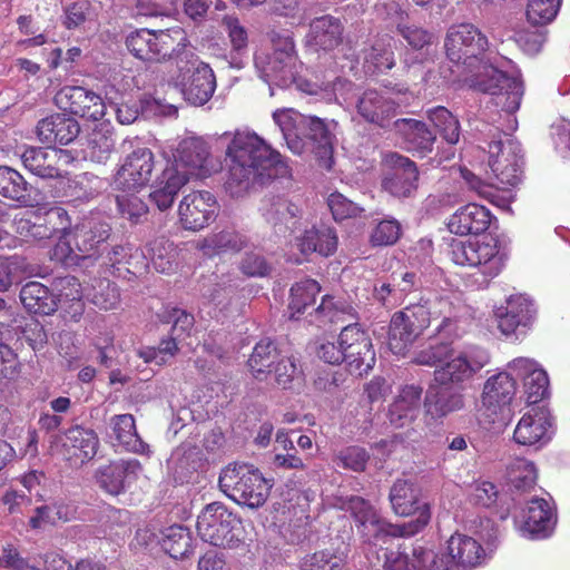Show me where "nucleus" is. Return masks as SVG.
Instances as JSON below:
<instances>
[{"label": "nucleus", "mask_w": 570, "mask_h": 570, "mask_svg": "<svg viewBox=\"0 0 570 570\" xmlns=\"http://www.w3.org/2000/svg\"><path fill=\"white\" fill-rule=\"evenodd\" d=\"M444 49L452 63L454 80L494 96L495 107L507 115V124L497 126L507 136L512 134L518 121L513 116L520 108L524 94L520 71L511 60L492 57L487 36L473 23L461 22L449 27Z\"/></svg>", "instance_id": "nucleus-1"}, {"label": "nucleus", "mask_w": 570, "mask_h": 570, "mask_svg": "<svg viewBox=\"0 0 570 570\" xmlns=\"http://www.w3.org/2000/svg\"><path fill=\"white\" fill-rule=\"evenodd\" d=\"M393 511L399 515L415 518L401 524H392L381 519L373 505L360 497L340 499V509L350 511L357 522L358 531L368 543V552L376 554L377 563L383 561L384 552L399 551L394 539L411 537L420 532L430 521L428 503L420 500L419 490L406 480H396L390 491Z\"/></svg>", "instance_id": "nucleus-2"}, {"label": "nucleus", "mask_w": 570, "mask_h": 570, "mask_svg": "<svg viewBox=\"0 0 570 570\" xmlns=\"http://www.w3.org/2000/svg\"><path fill=\"white\" fill-rule=\"evenodd\" d=\"M219 138L226 142V188L233 196H242L255 183L263 184L266 179L287 174L282 155L253 129L238 128L224 132Z\"/></svg>", "instance_id": "nucleus-3"}, {"label": "nucleus", "mask_w": 570, "mask_h": 570, "mask_svg": "<svg viewBox=\"0 0 570 570\" xmlns=\"http://www.w3.org/2000/svg\"><path fill=\"white\" fill-rule=\"evenodd\" d=\"M413 362L435 366L434 380L442 386L463 387L490 363V353L478 345L453 347L448 343L430 345L415 354Z\"/></svg>", "instance_id": "nucleus-4"}, {"label": "nucleus", "mask_w": 570, "mask_h": 570, "mask_svg": "<svg viewBox=\"0 0 570 570\" xmlns=\"http://www.w3.org/2000/svg\"><path fill=\"white\" fill-rule=\"evenodd\" d=\"M487 553L480 542L464 533H454L446 541V553L424 552L410 559L400 551L384 552V570H455L472 569L484 562Z\"/></svg>", "instance_id": "nucleus-5"}, {"label": "nucleus", "mask_w": 570, "mask_h": 570, "mask_svg": "<svg viewBox=\"0 0 570 570\" xmlns=\"http://www.w3.org/2000/svg\"><path fill=\"white\" fill-rule=\"evenodd\" d=\"M489 166L498 185L482 183L479 178L465 176L471 187L483 198L500 208H509L514 195L510 187L521 180V155L519 145L510 138L489 144Z\"/></svg>", "instance_id": "nucleus-6"}, {"label": "nucleus", "mask_w": 570, "mask_h": 570, "mask_svg": "<svg viewBox=\"0 0 570 570\" xmlns=\"http://www.w3.org/2000/svg\"><path fill=\"white\" fill-rule=\"evenodd\" d=\"M255 67L259 77L269 85L272 96L273 86L288 88L295 85L298 90L309 95H318L323 90L317 83H312L298 75L301 65L289 36L274 38L272 51L257 52Z\"/></svg>", "instance_id": "nucleus-7"}, {"label": "nucleus", "mask_w": 570, "mask_h": 570, "mask_svg": "<svg viewBox=\"0 0 570 570\" xmlns=\"http://www.w3.org/2000/svg\"><path fill=\"white\" fill-rule=\"evenodd\" d=\"M508 256V250L502 242L491 235L451 243V259L456 265L476 269L478 287L488 286L493 278L501 274Z\"/></svg>", "instance_id": "nucleus-8"}, {"label": "nucleus", "mask_w": 570, "mask_h": 570, "mask_svg": "<svg viewBox=\"0 0 570 570\" xmlns=\"http://www.w3.org/2000/svg\"><path fill=\"white\" fill-rule=\"evenodd\" d=\"M110 232L111 227L108 223L94 217L83 218L70 228L66 225L52 249L51 257L65 265L96 257L110 237Z\"/></svg>", "instance_id": "nucleus-9"}, {"label": "nucleus", "mask_w": 570, "mask_h": 570, "mask_svg": "<svg viewBox=\"0 0 570 570\" xmlns=\"http://www.w3.org/2000/svg\"><path fill=\"white\" fill-rule=\"evenodd\" d=\"M220 490L238 504L255 509L263 505L273 487L258 469L246 464H230L219 475Z\"/></svg>", "instance_id": "nucleus-10"}, {"label": "nucleus", "mask_w": 570, "mask_h": 570, "mask_svg": "<svg viewBox=\"0 0 570 570\" xmlns=\"http://www.w3.org/2000/svg\"><path fill=\"white\" fill-rule=\"evenodd\" d=\"M177 76L171 77L184 99L193 106H204L213 97L216 78L209 65L199 60L193 50L177 51Z\"/></svg>", "instance_id": "nucleus-11"}, {"label": "nucleus", "mask_w": 570, "mask_h": 570, "mask_svg": "<svg viewBox=\"0 0 570 570\" xmlns=\"http://www.w3.org/2000/svg\"><path fill=\"white\" fill-rule=\"evenodd\" d=\"M197 533L205 542L215 547L235 548L244 540L240 519L224 504H207L197 517Z\"/></svg>", "instance_id": "nucleus-12"}, {"label": "nucleus", "mask_w": 570, "mask_h": 570, "mask_svg": "<svg viewBox=\"0 0 570 570\" xmlns=\"http://www.w3.org/2000/svg\"><path fill=\"white\" fill-rule=\"evenodd\" d=\"M426 304H416L395 313L390 322L389 348L395 355H404L416 338L429 327L433 318L439 317Z\"/></svg>", "instance_id": "nucleus-13"}, {"label": "nucleus", "mask_w": 570, "mask_h": 570, "mask_svg": "<svg viewBox=\"0 0 570 570\" xmlns=\"http://www.w3.org/2000/svg\"><path fill=\"white\" fill-rule=\"evenodd\" d=\"M164 157L169 158L166 150ZM168 165L177 167L191 177L206 178L219 169V164L210 155L209 145L200 137H186L171 150Z\"/></svg>", "instance_id": "nucleus-14"}, {"label": "nucleus", "mask_w": 570, "mask_h": 570, "mask_svg": "<svg viewBox=\"0 0 570 570\" xmlns=\"http://www.w3.org/2000/svg\"><path fill=\"white\" fill-rule=\"evenodd\" d=\"M557 523V514L550 500L534 497L527 501L525 507L514 517L518 533L532 540L546 539L551 535Z\"/></svg>", "instance_id": "nucleus-15"}, {"label": "nucleus", "mask_w": 570, "mask_h": 570, "mask_svg": "<svg viewBox=\"0 0 570 570\" xmlns=\"http://www.w3.org/2000/svg\"><path fill=\"white\" fill-rule=\"evenodd\" d=\"M337 343L344 352V362L351 373L362 375L375 364V352L368 334L357 324L345 326Z\"/></svg>", "instance_id": "nucleus-16"}, {"label": "nucleus", "mask_w": 570, "mask_h": 570, "mask_svg": "<svg viewBox=\"0 0 570 570\" xmlns=\"http://www.w3.org/2000/svg\"><path fill=\"white\" fill-rule=\"evenodd\" d=\"M554 434L553 419L546 407H532L518 421L513 440L522 446L535 450L546 446Z\"/></svg>", "instance_id": "nucleus-17"}, {"label": "nucleus", "mask_w": 570, "mask_h": 570, "mask_svg": "<svg viewBox=\"0 0 570 570\" xmlns=\"http://www.w3.org/2000/svg\"><path fill=\"white\" fill-rule=\"evenodd\" d=\"M98 444L96 433L81 426L70 428L63 433L55 434L50 440L51 451L66 460H73L75 464L92 459L97 453Z\"/></svg>", "instance_id": "nucleus-18"}, {"label": "nucleus", "mask_w": 570, "mask_h": 570, "mask_svg": "<svg viewBox=\"0 0 570 570\" xmlns=\"http://www.w3.org/2000/svg\"><path fill=\"white\" fill-rule=\"evenodd\" d=\"M493 315L501 334L510 337L518 330H529L533 325L537 308L529 296L513 294L507 297L505 306L495 307Z\"/></svg>", "instance_id": "nucleus-19"}, {"label": "nucleus", "mask_w": 570, "mask_h": 570, "mask_svg": "<svg viewBox=\"0 0 570 570\" xmlns=\"http://www.w3.org/2000/svg\"><path fill=\"white\" fill-rule=\"evenodd\" d=\"M217 209L216 197L210 191L193 190L179 202V222L185 229L197 232L215 220Z\"/></svg>", "instance_id": "nucleus-20"}, {"label": "nucleus", "mask_w": 570, "mask_h": 570, "mask_svg": "<svg viewBox=\"0 0 570 570\" xmlns=\"http://www.w3.org/2000/svg\"><path fill=\"white\" fill-rule=\"evenodd\" d=\"M56 106L72 115L99 120L105 116L107 106L102 98L81 86H65L55 95Z\"/></svg>", "instance_id": "nucleus-21"}, {"label": "nucleus", "mask_w": 570, "mask_h": 570, "mask_svg": "<svg viewBox=\"0 0 570 570\" xmlns=\"http://www.w3.org/2000/svg\"><path fill=\"white\" fill-rule=\"evenodd\" d=\"M154 167V154L150 149L146 147L135 149L118 169L114 179L115 189L139 190L149 183Z\"/></svg>", "instance_id": "nucleus-22"}, {"label": "nucleus", "mask_w": 570, "mask_h": 570, "mask_svg": "<svg viewBox=\"0 0 570 570\" xmlns=\"http://www.w3.org/2000/svg\"><path fill=\"white\" fill-rule=\"evenodd\" d=\"M517 392V381L508 367L490 376L483 385L481 411L492 422L497 420L512 402Z\"/></svg>", "instance_id": "nucleus-23"}, {"label": "nucleus", "mask_w": 570, "mask_h": 570, "mask_svg": "<svg viewBox=\"0 0 570 570\" xmlns=\"http://www.w3.org/2000/svg\"><path fill=\"white\" fill-rule=\"evenodd\" d=\"M514 379L521 380L529 403H538L549 394V377L546 370L535 360L515 357L507 364Z\"/></svg>", "instance_id": "nucleus-24"}, {"label": "nucleus", "mask_w": 570, "mask_h": 570, "mask_svg": "<svg viewBox=\"0 0 570 570\" xmlns=\"http://www.w3.org/2000/svg\"><path fill=\"white\" fill-rule=\"evenodd\" d=\"M385 163L392 168L383 181V188L396 197H407L417 187L419 171L409 158L391 153L385 155Z\"/></svg>", "instance_id": "nucleus-25"}, {"label": "nucleus", "mask_w": 570, "mask_h": 570, "mask_svg": "<svg viewBox=\"0 0 570 570\" xmlns=\"http://www.w3.org/2000/svg\"><path fill=\"white\" fill-rule=\"evenodd\" d=\"M261 212L265 220L279 233L296 229L303 214L301 207L284 195L266 196Z\"/></svg>", "instance_id": "nucleus-26"}, {"label": "nucleus", "mask_w": 570, "mask_h": 570, "mask_svg": "<svg viewBox=\"0 0 570 570\" xmlns=\"http://www.w3.org/2000/svg\"><path fill=\"white\" fill-rule=\"evenodd\" d=\"M401 102L392 98L387 90L367 89L358 98L356 108L363 119L383 127Z\"/></svg>", "instance_id": "nucleus-27"}, {"label": "nucleus", "mask_w": 570, "mask_h": 570, "mask_svg": "<svg viewBox=\"0 0 570 570\" xmlns=\"http://www.w3.org/2000/svg\"><path fill=\"white\" fill-rule=\"evenodd\" d=\"M140 472L139 461L120 460L100 468L97 472V480L107 493L118 495L138 478Z\"/></svg>", "instance_id": "nucleus-28"}, {"label": "nucleus", "mask_w": 570, "mask_h": 570, "mask_svg": "<svg viewBox=\"0 0 570 570\" xmlns=\"http://www.w3.org/2000/svg\"><path fill=\"white\" fill-rule=\"evenodd\" d=\"M492 214L479 204L470 203L451 215L448 227L455 235L484 233L491 225Z\"/></svg>", "instance_id": "nucleus-29"}, {"label": "nucleus", "mask_w": 570, "mask_h": 570, "mask_svg": "<svg viewBox=\"0 0 570 570\" xmlns=\"http://www.w3.org/2000/svg\"><path fill=\"white\" fill-rule=\"evenodd\" d=\"M422 387L404 385L389 409V421L394 428L410 425L419 415L422 403Z\"/></svg>", "instance_id": "nucleus-30"}, {"label": "nucleus", "mask_w": 570, "mask_h": 570, "mask_svg": "<svg viewBox=\"0 0 570 570\" xmlns=\"http://www.w3.org/2000/svg\"><path fill=\"white\" fill-rule=\"evenodd\" d=\"M188 183V175L177 167L167 165L151 186L150 202L161 212L174 204L179 190Z\"/></svg>", "instance_id": "nucleus-31"}, {"label": "nucleus", "mask_w": 570, "mask_h": 570, "mask_svg": "<svg viewBox=\"0 0 570 570\" xmlns=\"http://www.w3.org/2000/svg\"><path fill=\"white\" fill-rule=\"evenodd\" d=\"M79 131L78 121L63 114L43 118L37 126V135L46 144L68 145L78 136Z\"/></svg>", "instance_id": "nucleus-32"}, {"label": "nucleus", "mask_w": 570, "mask_h": 570, "mask_svg": "<svg viewBox=\"0 0 570 570\" xmlns=\"http://www.w3.org/2000/svg\"><path fill=\"white\" fill-rule=\"evenodd\" d=\"M307 116L293 108L277 109L273 112V120L283 134L287 147L296 155L305 151L306 141L301 136Z\"/></svg>", "instance_id": "nucleus-33"}, {"label": "nucleus", "mask_w": 570, "mask_h": 570, "mask_svg": "<svg viewBox=\"0 0 570 570\" xmlns=\"http://www.w3.org/2000/svg\"><path fill=\"white\" fill-rule=\"evenodd\" d=\"M396 132L403 137L407 148L420 156H425L433 150L436 136L429 129L425 122L416 119H397L394 122Z\"/></svg>", "instance_id": "nucleus-34"}, {"label": "nucleus", "mask_w": 570, "mask_h": 570, "mask_svg": "<svg viewBox=\"0 0 570 570\" xmlns=\"http://www.w3.org/2000/svg\"><path fill=\"white\" fill-rule=\"evenodd\" d=\"M59 196L67 198L69 202H85L99 193L101 181L98 177L83 173L73 178L65 177L59 173L56 177Z\"/></svg>", "instance_id": "nucleus-35"}, {"label": "nucleus", "mask_w": 570, "mask_h": 570, "mask_svg": "<svg viewBox=\"0 0 570 570\" xmlns=\"http://www.w3.org/2000/svg\"><path fill=\"white\" fill-rule=\"evenodd\" d=\"M62 157H65L62 150L30 147L23 151L21 160L33 175L41 178H56L60 171L57 161Z\"/></svg>", "instance_id": "nucleus-36"}, {"label": "nucleus", "mask_w": 570, "mask_h": 570, "mask_svg": "<svg viewBox=\"0 0 570 570\" xmlns=\"http://www.w3.org/2000/svg\"><path fill=\"white\" fill-rule=\"evenodd\" d=\"M342 26L331 16H322L311 23L307 43L316 50H332L341 41Z\"/></svg>", "instance_id": "nucleus-37"}, {"label": "nucleus", "mask_w": 570, "mask_h": 570, "mask_svg": "<svg viewBox=\"0 0 570 570\" xmlns=\"http://www.w3.org/2000/svg\"><path fill=\"white\" fill-rule=\"evenodd\" d=\"M338 238L334 228L327 226L313 227L305 230L298 239V247L303 254L317 253L328 257L337 249Z\"/></svg>", "instance_id": "nucleus-38"}, {"label": "nucleus", "mask_w": 570, "mask_h": 570, "mask_svg": "<svg viewBox=\"0 0 570 570\" xmlns=\"http://www.w3.org/2000/svg\"><path fill=\"white\" fill-rule=\"evenodd\" d=\"M386 14L391 22L396 27L404 40L415 50L423 49L432 42L433 36L414 24L405 22L407 14L396 3L384 4Z\"/></svg>", "instance_id": "nucleus-39"}, {"label": "nucleus", "mask_w": 570, "mask_h": 570, "mask_svg": "<svg viewBox=\"0 0 570 570\" xmlns=\"http://www.w3.org/2000/svg\"><path fill=\"white\" fill-rule=\"evenodd\" d=\"M301 136L306 141L305 150L312 149L320 158L330 159L333 150V136L322 119L307 116Z\"/></svg>", "instance_id": "nucleus-40"}, {"label": "nucleus", "mask_w": 570, "mask_h": 570, "mask_svg": "<svg viewBox=\"0 0 570 570\" xmlns=\"http://www.w3.org/2000/svg\"><path fill=\"white\" fill-rule=\"evenodd\" d=\"M20 299L35 314L50 315L57 309V296L39 282L27 283L21 288Z\"/></svg>", "instance_id": "nucleus-41"}, {"label": "nucleus", "mask_w": 570, "mask_h": 570, "mask_svg": "<svg viewBox=\"0 0 570 570\" xmlns=\"http://www.w3.org/2000/svg\"><path fill=\"white\" fill-rule=\"evenodd\" d=\"M110 426L116 440L127 451L145 454L148 445L140 439L136 430L135 419L131 414L115 415L110 420Z\"/></svg>", "instance_id": "nucleus-42"}, {"label": "nucleus", "mask_w": 570, "mask_h": 570, "mask_svg": "<svg viewBox=\"0 0 570 570\" xmlns=\"http://www.w3.org/2000/svg\"><path fill=\"white\" fill-rule=\"evenodd\" d=\"M282 356L275 344L269 340L259 341L248 358V367L257 381H266L272 374V367Z\"/></svg>", "instance_id": "nucleus-43"}, {"label": "nucleus", "mask_w": 570, "mask_h": 570, "mask_svg": "<svg viewBox=\"0 0 570 570\" xmlns=\"http://www.w3.org/2000/svg\"><path fill=\"white\" fill-rule=\"evenodd\" d=\"M158 542L173 559L185 558L193 550L191 533L183 525L174 524L164 529Z\"/></svg>", "instance_id": "nucleus-44"}, {"label": "nucleus", "mask_w": 570, "mask_h": 570, "mask_svg": "<svg viewBox=\"0 0 570 570\" xmlns=\"http://www.w3.org/2000/svg\"><path fill=\"white\" fill-rule=\"evenodd\" d=\"M424 406L426 413L432 417H444L464 407V395L459 391L448 389L435 394L429 391L424 400Z\"/></svg>", "instance_id": "nucleus-45"}, {"label": "nucleus", "mask_w": 570, "mask_h": 570, "mask_svg": "<svg viewBox=\"0 0 570 570\" xmlns=\"http://www.w3.org/2000/svg\"><path fill=\"white\" fill-rule=\"evenodd\" d=\"M126 45L128 50L138 59L144 61H161V49L158 47L156 31L140 29L131 32Z\"/></svg>", "instance_id": "nucleus-46"}, {"label": "nucleus", "mask_w": 570, "mask_h": 570, "mask_svg": "<svg viewBox=\"0 0 570 570\" xmlns=\"http://www.w3.org/2000/svg\"><path fill=\"white\" fill-rule=\"evenodd\" d=\"M68 222V214L61 207H55L47 212L40 209L28 239H48L58 230L62 233V227H65Z\"/></svg>", "instance_id": "nucleus-47"}, {"label": "nucleus", "mask_w": 570, "mask_h": 570, "mask_svg": "<svg viewBox=\"0 0 570 570\" xmlns=\"http://www.w3.org/2000/svg\"><path fill=\"white\" fill-rule=\"evenodd\" d=\"M346 553L337 549H323L307 553L299 560L301 570H344Z\"/></svg>", "instance_id": "nucleus-48"}, {"label": "nucleus", "mask_w": 570, "mask_h": 570, "mask_svg": "<svg viewBox=\"0 0 570 570\" xmlns=\"http://www.w3.org/2000/svg\"><path fill=\"white\" fill-rule=\"evenodd\" d=\"M428 119L449 145H456L460 140V122L445 107L438 106L426 111Z\"/></svg>", "instance_id": "nucleus-49"}, {"label": "nucleus", "mask_w": 570, "mask_h": 570, "mask_svg": "<svg viewBox=\"0 0 570 570\" xmlns=\"http://www.w3.org/2000/svg\"><path fill=\"white\" fill-rule=\"evenodd\" d=\"M392 39H381L365 51L364 68L366 72L379 73L390 70L394 66V55L391 50Z\"/></svg>", "instance_id": "nucleus-50"}, {"label": "nucleus", "mask_w": 570, "mask_h": 570, "mask_svg": "<svg viewBox=\"0 0 570 570\" xmlns=\"http://www.w3.org/2000/svg\"><path fill=\"white\" fill-rule=\"evenodd\" d=\"M320 291L321 287L314 279H304L293 285L288 305L291 317L297 320L299 314L304 313V311L315 302V297Z\"/></svg>", "instance_id": "nucleus-51"}, {"label": "nucleus", "mask_w": 570, "mask_h": 570, "mask_svg": "<svg viewBox=\"0 0 570 570\" xmlns=\"http://www.w3.org/2000/svg\"><path fill=\"white\" fill-rule=\"evenodd\" d=\"M108 261L117 272L125 266L127 272L136 274L139 267L146 266L145 254L129 244L112 247L108 254Z\"/></svg>", "instance_id": "nucleus-52"}, {"label": "nucleus", "mask_w": 570, "mask_h": 570, "mask_svg": "<svg viewBox=\"0 0 570 570\" xmlns=\"http://www.w3.org/2000/svg\"><path fill=\"white\" fill-rule=\"evenodd\" d=\"M56 288L59 291L57 296V306L60 305L61 307H65L70 303V307L73 308L72 316L80 315L83 309L81 299L82 297H86V287L82 288L76 277L67 276L57 282Z\"/></svg>", "instance_id": "nucleus-53"}, {"label": "nucleus", "mask_w": 570, "mask_h": 570, "mask_svg": "<svg viewBox=\"0 0 570 570\" xmlns=\"http://www.w3.org/2000/svg\"><path fill=\"white\" fill-rule=\"evenodd\" d=\"M86 298L101 309H114L120 301V294L115 284L108 279H95L86 287Z\"/></svg>", "instance_id": "nucleus-54"}, {"label": "nucleus", "mask_w": 570, "mask_h": 570, "mask_svg": "<svg viewBox=\"0 0 570 570\" xmlns=\"http://www.w3.org/2000/svg\"><path fill=\"white\" fill-rule=\"evenodd\" d=\"M0 194L6 198L26 203L29 198L28 183L16 169L0 166Z\"/></svg>", "instance_id": "nucleus-55"}, {"label": "nucleus", "mask_w": 570, "mask_h": 570, "mask_svg": "<svg viewBox=\"0 0 570 570\" xmlns=\"http://www.w3.org/2000/svg\"><path fill=\"white\" fill-rule=\"evenodd\" d=\"M157 42L161 49L163 60L167 57L175 59L177 63V51L193 50L186 37V32L180 27H173L166 30L156 31Z\"/></svg>", "instance_id": "nucleus-56"}, {"label": "nucleus", "mask_w": 570, "mask_h": 570, "mask_svg": "<svg viewBox=\"0 0 570 570\" xmlns=\"http://www.w3.org/2000/svg\"><path fill=\"white\" fill-rule=\"evenodd\" d=\"M246 244V239L234 230H223L204 239L200 248L206 255H215L224 252L240 250Z\"/></svg>", "instance_id": "nucleus-57"}, {"label": "nucleus", "mask_w": 570, "mask_h": 570, "mask_svg": "<svg viewBox=\"0 0 570 570\" xmlns=\"http://www.w3.org/2000/svg\"><path fill=\"white\" fill-rule=\"evenodd\" d=\"M511 485L518 491H527L534 487L538 471L535 464L524 458H518L508 468Z\"/></svg>", "instance_id": "nucleus-58"}, {"label": "nucleus", "mask_w": 570, "mask_h": 570, "mask_svg": "<svg viewBox=\"0 0 570 570\" xmlns=\"http://www.w3.org/2000/svg\"><path fill=\"white\" fill-rule=\"evenodd\" d=\"M562 0H527L525 17L532 26L551 23L561 7Z\"/></svg>", "instance_id": "nucleus-59"}, {"label": "nucleus", "mask_w": 570, "mask_h": 570, "mask_svg": "<svg viewBox=\"0 0 570 570\" xmlns=\"http://www.w3.org/2000/svg\"><path fill=\"white\" fill-rule=\"evenodd\" d=\"M115 147L112 132L107 126L95 129L88 139L89 156L97 163L105 161Z\"/></svg>", "instance_id": "nucleus-60"}, {"label": "nucleus", "mask_w": 570, "mask_h": 570, "mask_svg": "<svg viewBox=\"0 0 570 570\" xmlns=\"http://www.w3.org/2000/svg\"><path fill=\"white\" fill-rule=\"evenodd\" d=\"M177 337L163 340L158 347H140L137 351V355L145 363H154L157 366L167 364L177 353L178 346L176 342Z\"/></svg>", "instance_id": "nucleus-61"}, {"label": "nucleus", "mask_w": 570, "mask_h": 570, "mask_svg": "<svg viewBox=\"0 0 570 570\" xmlns=\"http://www.w3.org/2000/svg\"><path fill=\"white\" fill-rule=\"evenodd\" d=\"M154 268L159 273H169L175 261V248L171 243L161 238L150 244L148 249Z\"/></svg>", "instance_id": "nucleus-62"}, {"label": "nucleus", "mask_w": 570, "mask_h": 570, "mask_svg": "<svg viewBox=\"0 0 570 570\" xmlns=\"http://www.w3.org/2000/svg\"><path fill=\"white\" fill-rule=\"evenodd\" d=\"M120 214L134 223H138L147 214L146 204L134 191H122L116 196Z\"/></svg>", "instance_id": "nucleus-63"}, {"label": "nucleus", "mask_w": 570, "mask_h": 570, "mask_svg": "<svg viewBox=\"0 0 570 570\" xmlns=\"http://www.w3.org/2000/svg\"><path fill=\"white\" fill-rule=\"evenodd\" d=\"M301 371L296 364V361L292 356L282 355L272 367V374L275 383L287 389L291 383L298 379Z\"/></svg>", "instance_id": "nucleus-64"}]
</instances>
